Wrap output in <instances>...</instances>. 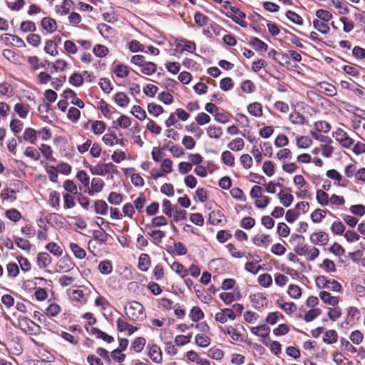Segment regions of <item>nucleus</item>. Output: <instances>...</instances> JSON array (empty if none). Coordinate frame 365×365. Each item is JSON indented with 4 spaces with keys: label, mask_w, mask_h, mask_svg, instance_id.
<instances>
[{
    "label": "nucleus",
    "mask_w": 365,
    "mask_h": 365,
    "mask_svg": "<svg viewBox=\"0 0 365 365\" xmlns=\"http://www.w3.org/2000/svg\"><path fill=\"white\" fill-rule=\"evenodd\" d=\"M148 348L149 349L148 356L152 361L158 364L161 363L163 358L160 348L155 344L148 345Z\"/></svg>",
    "instance_id": "obj_6"
},
{
    "label": "nucleus",
    "mask_w": 365,
    "mask_h": 365,
    "mask_svg": "<svg viewBox=\"0 0 365 365\" xmlns=\"http://www.w3.org/2000/svg\"><path fill=\"white\" fill-rule=\"evenodd\" d=\"M189 317L193 322H197L204 318V313L198 307H194L190 314Z\"/></svg>",
    "instance_id": "obj_31"
},
{
    "label": "nucleus",
    "mask_w": 365,
    "mask_h": 365,
    "mask_svg": "<svg viewBox=\"0 0 365 365\" xmlns=\"http://www.w3.org/2000/svg\"><path fill=\"white\" fill-rule=\"evenodd\" d=\"M102 140L106 145L109 146H113L117 143V137L115 134L106 133L103 136Z\"/></svg>",
    "instance_id": "obj_64"
},
{
    "label": "nucleus",
    "mask_w": 365,
    "mask_h": 365,
    "mask_svg": "<svg viewBox=\"0 0 365 365\" xmlns=\"http://www.w3.org/2000/svg\"><path fill=\"white\" fill-rule=\"evenodd\" d=\"M319 297L325 304L334 307L339 303V298L337 297L331 296L330 293L326 291H322L319 293Z\"/></svg>",
    "instance_id": "obj_13"
},
{
    "label": "nucleus",
    "mask_w": 365,
    "mask_h": 365,
    "mask_svg": "<svg viewBox=\"0 0 365 365\" xmlns=\"http://www.w3.org/2000/svg\"><path fill=\"white\" fill-rule=\"evenodd\" d=\"M94 211L96 214L106 215L108 212V206L103 200H97L93 205Z\"/></svg>",
    "instance_id": "obj_14"
},
{
    "label": "nucleus",
    "mask_w": 365,
    "mask_h": 365,
    "mask_svg": "<svg viewBox=\"0 0 365 365\" xmlns=\"http://www.w3.org/2000/svg\"><path fill=\"white\" fill-rule=\"evenodd\" d=\"M105 129L106 124L104 123V122L101 120H94L92 122L91 130L95 134H102L104 132Z\"/></svg>",
    "instance_id": "obj_29"
},
{
    "label": "nucleus",
    "mask_w": 365,
    "mask_h": 365,
    "mask_svg": "<svg viewBox=\"0 0 365 365\" xmlns=\"http://www.w3.org/2000/svg\"><path fill=\"white\" fill-rule=\"evenodd\" d=\"M331 230L334 234L342 235L345 230V226L340 221H334L331 225Z\"/></svg>",
    "instance_id": "obj_62"
},
{
    "label": "nucleus",
    "mask_w": 365,
    "mask_h": 365,
    "mask_svg": "<svg viewBox=\"0 0 365 365\" xmlns=\"http://www.w3.org/2000/svg\"><path fill=\"white\" fill-rule=\"evenodd\" d=\"M36 132L33 128H26L24 133V139L33 143L36 140Z\"/></svg>",
    "instance_id": "obj_58"
},
{
    "label": "nucleus",
    "mask_w": 365,
    "mask_h": 365,
    "mask_svg": "<svg viewBox=\"0 0 365 365\" xmlns=\"http://www.w3.org/2000/svg\"><path fill=\"white\" fill-rule=\"evenodd\" d=\"M230 9L232 14H229L227 13L226 16L229 18H231L234 22L239 24L242 27H247V23L243 20L246 16L245 14L242 12L239 8L235 6H230Z\"/></svg>",
    "instance_id": "obj_2"
},
{
    "label": "nucleus",
    "mask_w": 365,
    "mask_h": 365,
    "mask_svg": "<svg viewBox=\"0 0 365 365\" xmlns=\"http://www.w3.org/2000/svg\"><path fill=\"white\" fill-rule=\"evenodd\" d=\"M44 51L46 53L51 56H56L58 54L56 44L53 41L48 40L46 42Z\"/></svg>",
    "instance_id": "obj_48"
},
{
    "label": "nucleus",
    "mask_w": 365,
    "mask_h": 365,
    "mask_svg": "<svg viewBox=\"0 0 365 365\" xmlns=\"http://www.w3.org/2000/svg\"><path fill=\"white\" fill-rule=\"evenodd\" d=\"M287 293L292 298L298 299L302 295V290L298 285L291 284L288 287Z\"/></svg>",
    "instance_id": "obj_43"
},
{
    "label": "nucleus",
    "mask_w": 365,
    "mask_h": 365,
    "mask_svg": "<svg viewBox=\"0 0 365 365\" xmlns=\"http://www.w3.org/2000/svg\"><path fill=\"white\" fill-rule=\"evenodd\" d=\"M148 110L150 115H153L155 117H158L159 115L163 113L164 109L161 106L152 103L148 105Z\"/></svg>",
    "instance_id": "obj_35"
},
{
    "label": "nucleus",
    "mask_w": 365,
    "mask_h": 365,
    "mask_svg": "<svg viewBox=\"0 0 365 365\" xmlns=\"http://www.w3.org/2000/svg\"><path fill=\"white\" fill-rule=\"evenodd\" d=\"M51 262V257L47 252H39L37 255V264L39 268H46Z\"/></svg>",
    "instance_id": "obj_11"
},
{
    "label": "nucleus",
    "mask_w": 365,
    "mask_h": 365,
    "mask_svg": "<svg viewBox=\"0 0 365 365\" xmlns=\"http://www.w3.org/2000/svg\"><path fill=\"white\" fill-rule=\"evenodd\" d=\"M249 44L257 51H266L268 47L264 41L257 37H252Z\"/></svg>",
    "instance_id": "obj_15"
},
{
    "label": "nucleus",
    "mask_w": 365,
    "mask_h": 365,
    "mask_svg": "<svg viewBox=\"0 0 365 365\" xmlns=\"http://www.w3.org/2000/svg\"><path fill=\"white\" fill-rule=\"evenodd\" d=\"M312 144V140L307 136H298L297 145L300 148H307Z\"/></svg>",
    "instance_id": "obj_44"
},
{
    "label": "nucleus",
    "mask_w": 365,
    "mask_h": 365,
    "mask_svg": "<svg viewBox=\"0 0 365 365\" xmlns=\"http://www.w3.org/2000/svg\"><path fill=\"white\" fill-rule=\"evenodd\" d=\"M14 110L20 118H25L29 113V106L23 103H16Z\"/></svg>",
    "instance_id": "obj_33"
},
{
    "label": "nucleus",
    "mask_w": 365,
    "mask_h": 365,
    "mask_svg": "<svg viewBox=\"0 0 365 365\" xmlns=\"http://www.w3.org/2000/svg\"><path fill=\"white\" fill-rule=\"evenodd\" d=\"M171 268L175 271L182 278L188 274V270L180 263L175 262L171 266Z\"/></svg>",
    "instance_id": "obj_39"
},
{
    "label": "nucleus",
    "mask_w": 365,
    "mask_h": 365,
    "mask_svg": "<svg viewBox=\"0 0 365 365\" xmlns=\"http://www.w3.org/2000/svg\"><path fill=\"white\" fill-rule=\"evenodd\" d=\"M70 248L76 257L81 259L86 257V251L78 244L73 242L71 243Z\"/></svg>",
    "instance_id": "obj_26"
},
{
    "label": "nucleus",
    "mask_w": 365,
    "mask_h": 365,
    "mask_svg": "<svg viewBox=\"0 0 365 365\" xmlns=\"http://www.w3.org/2000/svg\"><path fill=\"white\" fill-rule=\"evenodd\" d=\"M349 339L354 344H359L364 339V335L359 330H355L351 333Z\"/></svg>",
    "instance_id": "obj_60"
},
{
    "label": "nucleus",
    "mask_w": 365,
    "mask_h": 365,
    "mask_svg": "<svg viewBox=\"0 0 365 365\" xmlns=\"http://www.w3.org/2000/svg\"><path fill=\"white\" fill-rule=\"evenodd\" d=\"M94 54L98 57L106 56L108 53V49L106 46L98 44L93 49Z\"/></svg>",
    "instance_id": "obj_57"
},
{
    "label": "nucleus",
    "mask_w": 365,
    "mask_h": 365,
    "mask_svg": "<svg viewBox=\"0 0 365 365\" xmlns=\"http://www.w3.org/2000/svg\"><path fill=\"white\" fill-rule=\"evenodd\" d=\"M194 20L200 27L206 26L208 24L209 18L201 12H196L194 15Z\"/></svg>",
    "instance_id": "obj_32"
},
{
    "label": "nucleus",
    "mask_w": 365,
    "mask_h": 365,
    "mask_svg": "<svg viewBox=\"0 0 365 365\" xmlns=\"http://www.w3.org/2000/svg\"><path fill=\"white\" fill-rule=\"evenodd\" d=\"M115 101L116 103L120 107H125L129 103V98L123 92H118L115 96Z\"/></svg>",
    "instance_id": "obj_25"
},
{
    "label": "nucleus",
    "mask_w": 365,
    "mask_h": 365,
    "mask_svg": "<svg viewBox=\"0 0 365 365\" xmlns=\"http://www.w3.org/2000/svg\"><path fill=\"white\" fill-rule=\"evenodd\" d=\"M319 87L320 88V91L329 96H334L336 94V90L334 86L331 84H329L328 83H321L319 84Z\"/></svg>",
    "instance_id": "obj_22"
},
{
    "label": "nucleus",
    "mask_w": 365,
    "mask_h": 365,
    "mask_svg": "<svg viewBox=\"0 0 365 365\" xmlns=\"http://www.w3.org/2000/svg\"><path fill=\"white\" fill-rule=\"evenodd\" d=\"M80 115L81 112L78 108L75 107H71L68 109L67 116L70 120L75 123L79 119Z\"/></svg>",
    "instance_id": "obj_61"
},
{
    "label": "nucleus",
    "mask_w": 365,
    "mask_h": 365,
    "mask_svg": "<svg viewBox=\"0 0 365 365\" xmlns=\"http://www.w3.org/2000/svg\"><path fill=\"white\" fill-rule=\"evenodd\" d=\"M104 182L102 179L94 178L91 180V189L88 190L89 195H93L95 192H100L103 190Z\"/></svg>",
    "instance_id": "obj_10"
},
{
    "label": "nucleus",
    "mask_w": 365,
    "mask_h": 365,
    "mask_svg": "<svg viewBox=\"0 0 365 365\" xmlns=\"http://www.w3.org/2000/svg\"><path fill=\"white\" fill-rule=\"evenodd\" d=\"M108 201L113 205H120L123 201V195L115 192H111L108 197Z\"/></svg>",
    "instance_id": "obj_50"
},
{
    "label": "nucleus",
    "mask_w": 365,
    "mask_h": 365,
    "mask_svg": "<svg viewBox=\"0 0 365 365\" xmlns=\"http://www.w3.org/2000/svg\"><path fill=\"white\" fill-rule=\"evenodd\" d=\"M208 221L214 225H223L225 222V217L220 210H213L209 215Z\"/></svg>",
    "instance_id": "obj_8"
},
{
    "label": "nucleus",
    "mask_w": 365,
    "mask_h": 365,
    "mask_svg": "<svg viewBox=\"0 0 365 365\" xmlns=\"http://www.w3.org/2000/svg\"><path fill=\"white\" fill-rule=\"evenodd\" d=\"M6 217L13 222H17L21 219V213L16 209H10L6 210Z\"/></svg>",
    "instance_id": "obj_55"
},
{
    "label": "nucleus",
    "mask_w": 365,
    "mask_h": 365,
    "mask_svg": "<svg viewBox=\"0 0 365 365\" xmlns=\"http://www.w3.org/2000/svg\"><path fill=\"white\" fill-rule=\"evenodd\" d=\"M338 334L335 330L331 329L327 331L323 336V341L331 344L337 341Z\"/></svg>",
    "instance_id": "obj_23"
},
{
    "label": "nucleus",
    "mask_w": 365,
    "mask_h": 365,
    "mask_svg": "<svg viewBox=\"0 0 365 365\" xmlns=\"http://www.w3.org/2000/svg\"><path fill=\"white\" fill-rule=\"evenodd\" d=\"M247 110L250 115L255 117H260L262 115V106L257 102L250 103L247 107Z\"/></svg>",
    "instance_id": "obj_20"
},
{
    "label": "nucleus",
    "mask_w": 365,
    "mask_h": 365,
    "mask_svg": "<svg viewBox=\"0 0 365 365\" xmlns=\"http://www.w3.org/2000/svg\"><path fill=\"white\" fill-rule=\"evenodd\" d=\"M114 72L118 77L125 78L129 74V69L127 66L118 64L114 69Z\"/></svg>",
    "instance_id": "obj_40"
},
{
    "label": "nucleus",
    "mask_w": 365,
    "mask_h": 365,
    "mask_svg": "<svg viewBox=\"0 0 365 365\" xmlns=\"http://www.w3.org/2000/svg\"><path fill=\"white\" fill-rule=\"evenodd\" d=\"M145 344V339L143 337H138L132 343L131 349L135 352H140L143 350Z\"/></svg>",
    "instance_id": "obj_47"
},
{
    "label": "nucleus",
    "mask_w": 365,
    "mask_h": 365,
    "mask_svg": "<svg viewBox=\"0 0 365 365\" xmlns=\"http://www.w3.org/2000/svg\"><path fill=\"white\" fill-rule=\"evenodd\" d=\"M251 332L253 334L261 337H267L269 333L270 329L268 326L263 324L250 329Z\"/></svg>",
    "instance_id": "obj_18"
},
{
    "label": "nucleus",
    "mask_w": 365,
    "mask_h": 365,
    "mask_svg": "<svg viewBox=\"0 0 365 365\" xmlns=\"http://www.w3.org/2000/svg\"><path fill=\"white\" fill-rule=\"evenodd\" d=\"M104 163H98L97 165L93 166L91 165H88L86 168H88L91 173L92 175H106L105 171H104Z\"/></svg>",
    "instance_id": "obj_28"
},
{
    "label": "nucleus",
    "mask_w": 365,
    "mask_h": 365,
    "mask_svg": "<svg viewBox=\"0 0 365 365\" xmlns=\"http://www.w3.org/2000/svg\"><path fill=\"white\" fill-rule=\"evenodd\" d=\"M326 210L317 209L311 214L312 220L317 223L320 222L325 217Z\"/></svg>",
    "instance_id": "obj_52"
},
{
    "label": "nucleus",
    "mask_w": 365,
    "mask_h": 365,
    "mask_svg": "<svg viewBox=\"0 0 365 365\" xmlns=\"http://www.w3.org/2000/svg\"><path fill=\"white\" fill-rule=\"evenodd\" d=\"M125 309L126 316L131 321H142L145 318L144 307L138 302H130Z\"/></svg>",
    "instance_id": "obj_1"
},
{
    "label": "nucleus",
    "mask_w": 365,
    "mask_h": 365,
    "mask_svg": "<svg viewBox=\"0 0 365 365\" xmlns=\"http://www.w3.org/2000/svg\"><path fill=\"white\" fill-rule=\"evenodd\" d=\"M341 316V310L339 307L329 309L328 317L331 321L335 322Z\"/></svg>",
    "instance_id": "obj_63"
},
{
    "label": "nucleus",
    "mask_w": 365,
    "mask_h": 365,
    "mask_svg": "<svg viewBox=\"0 0 365 365\" xmlns=\"http://www.w3.org/2000/svg\"><path fill=\"white\" fill-rule=\"evenodd\" d=\"M117 330L120 332L127 331L128 335L133 334L138 330L137 327L129 324L126 321L121 318L118 319L117 322Z\"/></svg>",
    "instance_id": "obj_7"
},
{
    "label": "nucleus",
    "mask_w": 365,
    "mask_h": 365,
    "mask_svg": "<svg viewBox=\"0 0 365 365\" xmlns=\"http://www.w3.org/2000/svg\"><path fill=\"white\" fill-rule=\"evenodd\" d=\"M131 113L140 120H143L146 118V113H145V110L143 109L139 106H134L132 108Z\"/></svg>",
    "instance_id": "obj_54"
},
{
    "label": "nucleus",
    "mask_w": 365,
    "mask_h": 365,
    "mask_svg": "<svg viewBox=\"0 0 365 365\" xmlns=\"http://www.w3.org/2000/svg\"><path fill=\"white\" fill-rule=\"evenodd\" d=\"M41 26L48 33H53L56 30V22L53 19L45 17L41 20Z\"/></svg>",
    "instance_id": "obj_12"
},
{
    "label": "nucleus",
    "mask_w": 365,
    "mask_h": 365,
    "mask_svg": "<svg viewBox=\"0 0 365 365\" xmlns=\"http://www.w3.org/2000/svg\"><path fill=\"white\" fill-rule=\"evenodd\" d=\"M211 339L205 335L198 334L195 336V343L200 347H207L210 345Z\"/></svg>",
    "instance_id": "obj_37"
},
{
    "label": "nucleus",
    "mask_w": 365,
    "mask_h": 365,
    "mask_svg": "<svg viewBox=\"0 0 365 365\" xmlns=\"http://www.w3.org/2000/svg\"><path fill=\"white\" fill-rule=\"evenodd\" d=\"M258 283L263 287H269L272 284V278L269 274H262L258 277Z\"/></svg>",
    "instance_id": "obj_36"
},
{
    "label": "nucleus",
    "mask_w": 365,
    "mask_h": 365,
    "mask_svg": "<svg viewBox=\"0 0 365 365\" xmlns=\"http://www.w3.org/2000/svg\"><path fill=\"white\" fill-rule=\"evenodd\" d=\"M289 120L293 124L302 125L305 122V118L298 112L290 113Z\"/></svg>",
    "instance_id": "obj_51"
},
{
    "label": "nucleus",
    "mask_w": 365,
    "mask_h": 365,
    "mask_svg": "<svg viewBox=\"0 0 365 365\" xmlns=\"http://www.w3.org/2000/svg\"><path fill=\"white\" fill-rule=\"evenodd\" d=\"M91 333L92 334L96 335L98 339H101L106 341L107 343L110 344L114 341V338L112 336L108 335V334L100 330L98 328H92L91 330Z\"/></svg>",
    "instance_id": "obj_17"
},
{
    "label": "nucleus",
    "mask_w": 365,
    "mask_h": 365,
    "mask_svg": "<svg viewBox=\"0 0 365 365\" xmlns=\"http://www.w3.org/2000/svg\"><path fill=\"white\" fill-rule=\"evenodd\" d=\"M168 221L164 216H158L153 218L150 224H147L145 226V229H151L152 227H161L166 225Z\"/></svg>",
    "instance_id": "obj_19"
},
{
    "label": "nucleus",
    "mask_w": 365,
    "mask_h": 365,
    "mask_svg": "<svg viewBox=\"0 0 365 365\" xmlns=\"http://www.w3.org/2000/svg\"><path fill=\"white\" fill-rule=\"evenodd\" d=\"M244 147V141L240 138H237L228 144V148L234 151H239Z\"/></svg>",
    "instance_id": "obj_46"
},
{
    "label": "nucleus",
    "mask_w": 365,
    "mask_h": 365,
    "mask_svg": "<svg viewBox=\"0 0 365 365\" xmlns=\"http://www.w3.org/2000/svg\"><path fill=\"white\" fill-rule=\"evenodd\" d=\"M73 4L72 0H64L62 5L56 6V12L61 16L66 15L70 12V8Z\"/></svg>",
    "instance_id": "obj_21"
},
{
    "label": "nucleus",
    "mask_w": 365,
    "mask_h": 365,
    "mask_svg": "<svg viewBox=\"0 0 365 365\" xmlns=\"http://www.w3.org/2000/svg\"><path fill=\"white\" fill-rule=\"evenodd\" d=\"M321 313L322 311L320 309H312L304 314V319L307 322H310L313 321L314 319H316L317 317H319L321 314Z\"/></svg>",
    "instance_id": "obj_38"
},
{
    "label": "nucleus",
    "mask_w": 365,
    "mask_h": 365,
    "mask_svg": "<svg viewBox=\"0 0 365 365\" xmlns=\"http://www.w3.org/2000/svg\"><path fill=\"white\" fill-rule=\"evenodd\" d=\"M310 241L314 245H325L329 241V235L322 231L314 232L311 235Z\"/></svg>",
    "instance_id": "obj_9"
},
{
    "label": "nucleus",
    "mask_w": 365,
    "mask_h": 365,
    "mask_svg": "<svg viewBox=\"0 0 365 365\" xmlns=\"http://www.w3.org/2000/svg\"><path fill=\"white\" fill-rule=\"evenodd\" d=\"M14 242L16 245L21 250H29L31 247V244L29 240H25L21 237H15Z\"/></svg>",
    "instance_id": "obj_59"
},
{
    "label": "nucleus",
    "mask_w": 365,
    "mask_h": 365,
    "mask_svg": "<svg viewBox=\"0 0 365 365\" xmlns=\"http://www.w3.org/2000/svg\"><path fill=\"white\" fill-rule=\"evenodd\" d=\"M46 248L54 256H60L62 255L63 250L61 247L56 242H49L46 245Z\"/></svg>",
    "instance_id": "obj_41"
},
{
    "label": "nucleus",
    "mask_w": 365,
    "mask_h": 365,
    "mask_svg": "<svg viewBox=\"0 0 365 365\" xmlns=\"http://www.w3.org/2000/svg\"><path fill=\"white\" fill-rule=\"evenodd\" d=\"M286 16L294 24L297 25L303 24V19L297 14L292 11H287L286 13Z\"/></svg>",
    "instance_id": "obj_49"
},
{
    "label": "nucleus",
    "mask_w": 365,
    "mask_h": 365,
    "mask_svg": "<svg viewBox=\"0 0 365 365\" xmlns=\"http://www.w3.org/2000/svg\"><path fill=\"white\" fill-rule=\"evenodd\" d=\"M98 270L103 274H108L113 270V267L110 261L103 260L98 264Z\"/></svg>",
    "instance_id": "obj_34"
},
{
    "label": "nucleus",
    "mask_w": 365,
    "mask_h": 365,
    "mask_svg": "<svg viewBox=\"0 0 365 365\" xmlns=\"http://www.w3.org/2000/svg\"><path fill=\"white\" fill-rule=\"evenodd\" d=\"M316 197L318 203L321 205L326 206L329 204V195L324 191L318 190Z\"/></svg>",
    "instance_id": "obj_42"
},
{
    "label": "nucleus",
    "mask_w": 365,
    "mask_h": 365,
    "mask_svg": "<svg viewBox=\"0 0 365 365\" xmlns=\"http://www.w3.org/2000/svg\"><path fill=\"white\" fill-rule=\"evenodd\" d=\"M157 70V66L155 63L148 61V63H144L143 66L140 68V71L145 75L150 76L153 73H155Z\"/></svg>",
    "instance_id": "obj_30"
},
{
    "label": "nucleus",
    "mask_w": 365,
    "mask_h": 365,
    "mask_svg": "<svg viewBox=\"0 0 365 365\" xmlns=\"http://www.w3.org/2000/svg\"><path fill=\"white\" fill-rule=\"evenodd\" d=\"M313 26L316 30L323 34H327L329 31V26L323 21L319 19H314L313 21Z\"/></svg>",
    "instance_id": "obj_24"
},
{
    "label": "nucleus",
    "mask_w": 365,
    "mask_h": 365,
    "mask_svg": "<svg viewBox=\"0 0 365 365\" xmlns=\"http://www.w3.org/2000/svg\"><path fill=\"white\" fill-rule=\"evenodd\" d=\"M290 192L291 189L285 187L278 194L280 202L286 207L290 206L294 200V197Z\"/></svg>",
    "instance_id": "obj_5"
},
{
    "label": "nucleus",
    "mask_w": 365,
    "mask_h": 365,
    "mask_svg": "<svg viewBox=\"0 0 365 365\" xmlns=\"http://www.w3.org/2000/svg\"><path fill=\"white\" fill-rule=\"evenodd\" d=\"M102 230H94L93 232V237L98 240L101 243H105L109 237V235L104 232V229Z\"/></svg>",
    "instance_id": "obj_53"
},
{
    "label": "nucleus",
    "mask_w": 365,
    "mask_h": 365,
    "mask_svg": "<svg viewBox=\"0 0 365 365\" xmlns=\"http://www.w3.org/2000/svg\"><path fill=\"white\" fill-rule=\"evenodd\" d=\"M75 264L72 262L68 256L62 257L56 264V271L58 272H68L73 269Z\"/></svg>",
    "instance_id": "obj_3"
},
{
    "label": "nucleus",
    "mask_w": 365,
    "mask_h": 365,
    "mask_svg": "<svg viewBox=\"0 0 365 365\" xmlns=\"http://www.w3.org/2000/svg\"><path fill=\"white\" fill-rule=\"evenodd\" d=\"M236 316L235 311H232L231 309L225 308L222 309L220 312H217L215 314V319L217 322L225 324L227 322V319L234 320Z\"/></svg>",
    "instance_id": "obj_4"
},
{
    "label": "nucleus",
    "mask_w": 365,
    "mask_h": 365,
    "mask_svg": "<svg viewBox=\"0 0 365 365\" xmlns=\"http://www.w3.org/2000/svg\"><path fill=\"white\" fill-rule=\"evenodd\" d=\"M222 160L227 166L232 167L235 165V157L230 151L222 152Z\"/></svg>",
    "instance_id": "obj_45"
},
{
    "label": "nucleus",
    "mask_w": 365,
    "mask_h": 365,
    "mask_svg": "<svg viewBox=\"0 0 365 365\" xmlns=\"http://www.w3.org/2000/svg\"><path fill=\"white\" fill-rule=\"evenodd\" d=\"M271 241L272 240L268 235H255L252 238L253 243L257 246H260L261 245H268Z\"/></svg>",
    "instance_id": "obj_27"
},
{
    "label": "nucleus",
    "mask_w": 365,
    "mask_h": 365,
    "mask_svg": "<svg viewBox=\"0 0 365 365\" xmlns=\"http://www.w3.org/2000/svg\"><path fill=\"white\" fill-rule=\"evenodd\" d=\"M314 127L317 131L323 133H328L331 129L329 123L324 120L316 122Z\"/></svg>",
    "instance_id": "obj_56"
},
{
    "label": "nucleus",
    "mask_w": 365,
    "mask_h": 365,
    "mask_svg": "<svg viewBox=\"0 0 365 365\" xmlns=\"http://www.w3.org/2000/svg\"><path fill=\"white\" fill-rule=\"evenodd\" d=\"M150 264V258L148 254L143 253L140 255L138 259V269L142 272H145L148 269Z\"/></svg>",
    "instance_id": "obj_16"
}]
</instances>
